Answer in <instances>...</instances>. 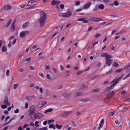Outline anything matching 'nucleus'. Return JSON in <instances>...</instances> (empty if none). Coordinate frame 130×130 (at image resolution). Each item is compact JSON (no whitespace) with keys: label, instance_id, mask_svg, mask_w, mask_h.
I'll list each match as a JSON object with an SVG mask.
<instances>
[{"label":"nucleus","instance_id":"nucleus-42","mask_svg":"<svg viewBox=\"0 0 130 130\" xmlns=\"http://www.w3.org/2000/svg\"><path fill=\"white\" fill-rule=\"evenodd\" d=\"M28 107V103L26 102L25 105V109L27 108Z\"/></svg>","mask_w":130,"mask_h":130},{"label":"nucleus","instance_id":"nucleus-54","mask_svg":"<svg viewBox=\"0 0 130 130\" xmlns=\"http://www.w3.org/2000/svg\"><path fill=\"white\" fill-rule=\"evenodd\" d=\"M99 90V89H93V92H98Z\"/></svg>","mask_w":130,"mask_h":130},{"label":"nucleus","instance_id":"nucleus-30","mask_svg":"<svg viewBox=\"0 0 130 130\" xmlns=\"http://www.w3.org/2000/svg\"><path fill=\"white\" fill-rule=\"evenodd\" d=\"M35 2V1L34 0H32L31 1H30L28 3V5H31V4L33 3L34 2Z\"/></svg>","mask_w":130,"mask_h":130},{"label":"nucleus","instance_id":"nucleus-58","mask_svg":"<svg viewBox=\"0 0 130 130\" xmlns=\"http://www.w3.org/2000/svg\"><path fill=\"white\" fill-rule=\"evenodd\" d=\"M18 86V84H15L13 85V88L14 89H15Z\"/></svg>","mask_w":130,"mask_h":130},{"label":"nucleus","instance_id":"nucleus-59","mask_svg":"<svg viewBox=\"0 0 130 130\" xmlns=\"http://www.w3.org/2000/svg\"><path fill=\"white\" fill-rule=\"evenodd\" d=\"M62 88V86L61 85H60L57 87V89L58 90L61 89Z\"/></svg>","mask_w":130,"mask_h":130},{"label":"nucleus","instance_id":"nucleus-31","mask_svg":"<svg viewBox=\"0 0 130 130\" xmlns=\"http://www.w3.org/2000/svg\"><path fill=\"white\" fill-rule=\"evenodd\" d=\"M25 98L27 100H28V101H30L31 99V95H28V96L26 97Z\"/></svg>","mask_w":130,"mask_h":130},{"label":"nucleus","instance_id":"nucleus-2","mask_svg":"<svg viewBox=\"0 0 130 130\" xmlns=\"http://www.w3.org/2000/svg\"><path fill=\"white\" fill-rule=\"evenodd\" d=\"M40 17L39 22L40 23V26L42 27L45 22L47 17L46 14L43 11H41L40 13Z\"/></svg>","mask_w":130,"mask_h":130},{"label":"nucleus","instance_id":"nucleus-14","mask_svg":"<svg viewBox=\"0 0 130 130\" xmlns=\"http://www.w3.org/2000/svg\"><path fill=\"white\" fill-rule=\"evenodd\" d=\"M12 7L11 6L8 5H6L2 8V10L3 11L5 10L10 9Z\"/></svg>","mask_w":130,"mask_h":130},{"label":"nucleus","instance_id":"nucleus-61","mask_svg":"<svg viewBox=\"0 0 130 130\" xmlns=\"http://www.w3.org/2000/svg\"><path fill=\"white\" fill-rule=\"evenodd\" d=\"M31 59L30 57H29L26 58L25 59V61H29Z\"/></svg>","mask_w":130,"mask_h":130},{"label":"nucleus","instance_id":"nucleus-60","mask_svg":"<svg viewBox=\"0 0 130 130\" xmlns=\"http://www.w3.org/2000/svg\"><path fill=\"white\" fill-rule=\"evenodd\" d=\"M9 70L8 69L6 71V75L7 76H8L9 75Z\"/></svg>","mask_w":130,"mask_h":130},{"label":"nucleus","instance_id":"nucleus-12","mask_svg":"<svg viewBox=\"0 0 130 130\" xmlns=\"http://www.w3.org/2000/svg\"><path fill=\"white\" fill-rule=\"evenodd\" d=\"M114 93V91H112L108 93L107 94V96L108 99H110L113 96Z\"/></svg>","mask_w":130,"mask_h":130},{"label":"nucleus","instance_id":"nucleus-37","mask_svg":"<svg viewBox=\"0 0 130 130\" xmlns=\"http://www.w3.org/2000/svg\"><path fill=\"white\" fill-rule=\"evenodd\" d=\"M54 122V120L53 119L48 120L47 121V123L48 124H50V123H53Z\"/></svg>","mask_w":130,"mask_h":130},{"label":"nucleus","instance_id":"nucleus-1","mask_svg":"<svg viewBox=\"0 0 130 130\" xmlns=\"http://www.w3.org/2000/svg\"><path fill=\"white\" fill-rule=\"evenodd\" d=\"M102 57H105L106 59V64L108 67H110L112 63L113 60L110 59L112 58V56L106 53H104L101 55Z\"/></svg>","mask_w":130,"mask_h":130},{"label":"nucleus","instance_id":"nucleus-56","mask_svg":"<svg viewBox=\"0 0 130 130\" xmlns=\"http://www.w3.org/2000/svg\"><path fill=\"white\" fill-rule=\"evenodd\" d=\"M26 3H25V4H24L20 5V6L21 7L23 8L24 7H25V6L26 5Z\"/></svg>","mask_w":130,"mask_h":130},{"label":"nucleus","instance_id":"nucleus-10","mask_svg":"<svg viewBox=\"0 0 130 130\" xmlns=\"http://www.w3.org/2000/svg\"><path fill=\"white\" fill-rule=\"evenodd\" d=\"M60 3V2L58 0H53L51 2V4L52 6H53L54 5H58Z\"/></svg>","mask_w":130,"mask_h":130},{"label":"nucleus","instance_id":"nucleus-19","mask_svg":"<svg viewBox=\"0 0 130 130\" xmlns=\"http://www.w3.org/2000/svg\"><path fill=\"white\" fill-rule=\"evenodd\" d=\"M98 7L99 9L102 10L104 8L105 6L103 4H101L98 6Z\"/></svg>","mask_w":130,"mask_h":130},{"label":"nucleus","instance_id":"nucleus-15","mask_svg":"<svg viewBox=\"0 0 130 130\" xmlns=\"http://www.w3.org/2000/svg\"><path fill=\"white\" fill-rule=\"evenodd\" d=\"M15 21L14 20V21L13 22V23L11 25V30L13 31L15 29V26H14V24H15Z\"/></svg>","mask_w":130,"mask_h":130},{"label":"nucleus","instance_id":"nucleus-17","mask_svg":"<svg viewBox=\"0 0 130 130\" xmlns=\"http://www.w3.org/2000/svg\"><path fill=\"white\" fill-rule=\"evenodd\" d=\"M78 21H81L83 22L84 23H87L88 22L87 20L85 19V18H82L78 19L77 20Z\"/></svg>","mask_w":130,"mask_h":130},{"label":"nucleus","instance_id":"nucleus-9","mask_svg":"<svg viewBox=\"0 0 130 130\" xmlns=\"http://www.w3.org/2000/svg\"><path fill=\"white\" fill-rule=\"evenodd\" d=\"M28 33V31H23L20 33V36L21 37H23Z\"/></svg>","mask_w":130,"mask_h":130},{"label":"nucleus","instance_id":"nucleus-47","mask_svg":"<svg viewBox=\"0 0 130 130\" xmlns=\"http://www.w3.org/2000/svg\"><path fill=\"white\" fill-rule=\"evenodd\" d=\"M47 129V128L46 127L41 128L38 129L37 130H46Z\"/></svg>","mask_w":130,"mask_h":130},{"label":"nucleus","instance_id":"nucleus-52","mask_svg":"<svg viewBox=\"0 0 130 130\" xmlns=\"http://www.w3.org/2000/svg\"><path fill=\"white\" fill-rule=\"evenodd\" d=\"M130 66V64H128L127 66L124 67V69H126L127 68H129Z\"/></svg>","mask_w":130,"mask_h":130},{"label":"nucleus","instance_id":"nucleus-39","mask_svg":"<svg viewBox=\"0 0 130 130\" xmlns=\"http://www.w3.org/2000/svg\"><path fill=\"white\" fill-rule=\"evenodd\" d=\"M47 78L48 79H51V77H50V75L49 74H47L46 75Z\"/></svg>","mask_w":130,"mask_h":130},{"label":"nucleus","instance_id":"nucleus-20","mask_svg":"<svg viewBox=\"0 0 130 130\" xmlns=\"http://www.w3.org/2000/svg\"><path fill=\"white\" fill-rule=\"evenodd\" d=\"M53 111V109L52 108H50L46 110L44 112V113H46L47 112H50Z\"/></svg>","mask_w":130,"mask_h":130},{"label":"nucleus","instance_id":"nucleus-3","mask_svg":"<svg viewBox=\"0 0 130 130\" xmlns=\"http://www.w3.org/2000/svg\"><path fill=\"white\" fill-rule=\"evenodd\" d=\"M72 15V12L69 9L65 13H60L59 15L61 17L68 18Z\"/></svg>","mask_w":130,"mask_h":130},{"label":"nucleus","instance_id":"nucleus-55","mask_svg":"<svg viewBox=\"0 0 130 130\" xmlns=\"http://www.w3.org/2000/svg\"><path fill=\"white\" fill-rule=\"evenodd\" d=\"M39 75L42 77H44V75L43 74L42 72H40L39 73Z\"/></svg>","mask_w":130,"mask_h":130},{"label":"nucleus","instance_id":"nucleus-22","mask_svg":"<svg viewBox=\"0 0 130 130\" xmlns=\"http://www.w3.org/2000/svg\"><path fill=\"white\" fill-rule=\"evenodd\" d=\"M62 95L65 98H67L70 96V94L67 93H64L62 94Z\"/></svg>","mask_w":130,"mask_h":130},{"label":"nucleus","instance_id":"nucleus-44","mask_svg":"<svg viewBox=\"0 0 130 130\" xmlns=\"http://www.w3.org/2000/svg\"><path fill=\"white\" fill-rule=\"evenodd\" d=\"M7 105H2L1 106V107L2 108H3V109H4L6 108L7 107Z\"/></svg>","mask_w":130,"mask_h":130},{"label":"nucleus","instance_id":"nucleus-26","mask_svg":"<svg viewBox=\"0 0 130 130\" xmlns=\"http://www.w3.org/2000/svg\"><path fill=\"white\" fill-rule=\"evenodd\" d=\"M55 126L57 128L60 129L62 127V126L61 125H59L57 124H56L55 125Z\"/></svg>","mask_w":130,"mask_h":130},{"label":"nucleus","instance_id":"nucleus-11","mask_svg":"<svg viewBox=\"0 0 130 130\" xmlns=\"http://www.w3.org/2000/svg\"><path fill=\"white\" fill-rule=\"evenodd\" d=\"M72 111H66L63 113H62L61 115L62 117H67L69 113L72 112Z\"/></svg>","mask_w":130,"mask_h":130},{"label":"nucleus","instance_id":"nucleus-49","mask_svg":"<svg viewBox=\"0 0 130 130\" xmlns=\"http://www.w3.org/2000/svg\"><path fill=\"white\" fill-rule=\"evenodd\" d=\"M80 3L79 1H78L76 2L75 3V5L76 6H78L79 5H80Z\"/></svg>","mask_w":130,"mask_h":130},{"label":"nucleus","instance_id":"nucleus-57","mask_svg":"<svg viewBox=\"0 0 130 130\" xmlns=\"http://www.w3.org/2000/svg\"><path fill=\"white\" fill-rule=\"evenodd\" d=\"M19 111V110L18 109H17L14 111V113H18Z\"/></svg>","mask_w":130,"mask_h":130},{"label":"nucleus","instance_id":"nucleus-7","mask_svg":"<svg viewBox=\"0 0 130 130\" xmlns=\"http://www.w3.org/2000/svg\"><path fill=\"white\" fill-rule=\"evenodd\" d=\"M34 116L35 117V119L41 118L44 117L43 115L39 113H37L34 114Z\"/></svg>","mask_w":130,"mask_h":130},{"label":"nucleus","instance_id":"nucleus-64","mask_svg":"<svg viewBox=\"0 0 130 130\" xmlns=\"http://www.w3.org/2000/svg\"><path fill=\"white\" fill-rule=\"evenodd\" d=\"M16 39H13V41H12V45H13L14 44H15V43L16 42Z\"/></svg>","mask_w":130,"mask_h":130},{"label":"nucleus","instance_id":"nucleus-33","mask_svg":"<svg viewBox=\"0 0 130 130\" xmlns=\"http://www.w3.org/2000/svg\"><path fill=\"white\" fill-rule=\"evenodd\" d=\"M101 35V34L99 33L96 34L94 36L95 38H98V37L100 36Z\"/></svg>","mask_w":130,"mask_h":130},{"label":"nucleus","instance_id":"nucleus-25","mask_svg":"<svg viewBox=\"0 0 130 130\" xmlns=\"http://www.w3.org/2000/svg\"><path fill=\"white\" fill-rule=\"evenodd\" d=\"M82 94L81 92H77L74 94V96H77L80 95H81Z\"/></svg>","mask_w":130,"mask_h":130},{"label":"nucleus","instance_id":"nucleus-8","mask_svg":"<svg viewBox=\"0 0 130 130\" xmlns=\"http://www.w3.org/2000/svg\"><path fill=\"white\" fill-rule=\"evenodd\" d=\"M46 102L44 101H41L38 104L36 105V106L38 108H40L45 104Z\"/></svg>","mask_w":130,"mask_h":130},{"label":"nucleus","instance_id":"nucleus-16","mask_svg":"<svg viewBox=\"0 0 130 130\" xmlns=\"http://www.w3.org/2000/svg\"><path fill=\"white\" fill-rule=\"evenodd\" d=\"M91 2H89L85 4L83 6V8L85 9L88 8L91 5Z\"/></svg>","mask_w":130,"mask_h":130},{"label":"nucleus","instance_id":"nucleus-35","mask_svg":"<svg viewBox=\"0 0 130 130\" xmlns=\"http://www.w3.org/2000/svg\"><path fill=\"white\" fill-rule=\"evenodd\" d=\"M118 65V64L116 62H115L113 63V66L115 67H117Z\"/></svg>","mask_w":130,"mask_h":130},{"label":"nucleus","instance_id":"nucleus-23","mask_svg":"<svg viewBox=\"0 0 130 130\" xmlns=\"http://www.w3.org/2000/svg\"><path fill=\"white\" fill-rule=\"evenodd\" d=\"M123 70V69L122 68L119 69L117 70L115 72V73L117 74L120 72H121Z\"/></svg>","mask_w":130,"mask_h":130},{"label":"nucleus","instance_id":"nucleus-41","mask_svg":"<svg viewBox=\"0 0 130 130\" xmlns=\"http://www.w3.org/2000/svg\"><path fill=\"white\" fill-rule=\"evenodd\" d=\"M10 118V116H7L6 117L5 119V122H6V121H7V120L9 119Z\"/></svg>","mask_w":130,"mask_h":130},{"label":"nucleus","instance_id":"nucleus-5","mask_svg":"<svg viewBox=\"0 0 130 130\" xmlns=\"http://www.w3.org/2000/svg\"><path fill=\"white\" fill-rule=\"evenodd\" d=\"M3 105H6L8 106L10 105V103L8 101V98L7 95L5 96L4 100Z\"/></svg>","mask_w":130,"mask_h":130},{"label":"nucleus","instance_id":"nucleus-4","mask_svg":"<svg viewBox=\"0 0 130 130\" xmlns=\"http://www.w3.org/2000/svg\"><path fill=\"white\" fill-rule=\"evenodd\" d=\"M89 20L93 22H97L103 20L102 19L95 17H91L89 19Z\"/></svg>","mask_w":130,"mask_h":130},{"label":"nucleus","instance_id":"nucleus-6","mask_svg":"<svg viewBox=\"0 0 130 130\" xmlns=\"http://www.w3.org/2000/svg\"><path fill=\"white\" fill-rule=\"evenodd\" d=\"M36 112V110L33 105H31L30 108L29 110V115L31 116Z\"/></svg>","mask_w":130,"mask_h":130},{"label":"nucleus","instance_id":"nucleus-34","mask_svg":"<svg viewBox=\"0 0 130 130\" xmlns=\"http://www.w3.org/2000/svg\"><path fill=\"white\" fill-rule=\"evenodd\" d=\"M7 50V48L5 46H4L2 48V52H6V51Z\"/></svg>","mask_w":130,"mask_h":130},{"label":"nucleus","instance_id":"nucleus-18","mask_svg":"<svg viewBox=\"0 0 130 130\" xmlns=\"http://www.w3.org/2000/svg\"><path fill=\"white\" fill-rule=\"evenodd\" d=\"M122 77V76L120 77L119 78H117L116 79L113 80L112 82L111 83H112L113 82V83L115 84H116L119 81L120 79Z\"/></svg>","mask_w":130,"mask_h":130},{"label":"nucleus","instance_id":"nucleus-48","mask_svg":"<svg viewBox=\"0 0 130 130\" xmlns=\"http://www.w3.org/2000/svg\"><path fill=\"white\" fill-rule=\"evenodd\" d=\"M115 112L114 111L111 112L109 113L110 115L111 116H112L115 113Z\"/></svg>","mask_w":130,"mask_h":130},{"label":"nucleus","instance_id":"nucleus-32","mask_svg":"<svg viewBox=\"0 0 130 130\" xmlns=\"http://www.w3.org/2000/svg\"><path fill=\"white\" fill-rule=\"evenodd\" d=\"M113 5L116 6H118L119 5V3L117 1H115L113 3Z\"/></svg>","mask_w":130,"mask_h":130},{"label":"nucleus","instance_id":"nucleus-13","mask_svg":"<svg viewBox=\"0 0 130 130\" xmlns=\"http://www.w3.org/2000/svg\"><path fill=\"white\" fill-rule=\"evenodd\" d=\"M104 123V120L102 119L100 123L99 124V127H98V130H99V129L101 128L103 126Z\"/></svg>","mask_w":130,"mask_h":130},{"label":"nucleus","instance_id":"nucleus-46","mask_svg":"<svg viewBox=\"0 0 130 130\" xmlns=\"http://www.w3.org/2000/svg\"><path fill=\"white\" fill-rule=\"evenodd\" d=\"M60 70L62 71H64V68L63 66L62 65L60 66Z\"/></svg>","mask_w":130,"mask_h":130},{"label":"nucleus","instance_id":"nucleus-21","mask_svg":"<svg viewBox=\"0 0 130 130\" xmlns=\"http://www.w3.org/2000/svg\"><path fill=\"white\" fill-rule=\"evenodd\" d=\"M29 22H26L25 24H24L22 26V27L23 28H26L27 27L29 24Z\"/></svg>","mask_w":130,"mask_h":130},{"label":"nucleus","instance_id":"nucleus-40","mask_svg":"<svg viewBox=\"0 0 130 130\" xmlns=\"http://www.w3.org/2000/svg\"><path fill=\"white\" fill-rule=\"evenodd\" d=\"M39 122L36 121L35 122V124H34V125L36 127H38L39 126V125L38 124L39 123Z\"/></svg>","mask_w":130,"mask_h":130},{"label":"nucleus","instance_id":"nucleus-28","mask_svg":"<svg viewBox=\"0 0 130 130\" xmlns=\"http://www.w3.org/2000/svg\"><path fill=\"white\" fill-rule=\"evenodd\" d=\"M88 87L87 86H85L84 85H81L80 88V89H82L84 88H87Z\"/></svg>","mask_w":130,"mask_h":130},{"label":"nucleus","instance_id":"nucleus-29","mask_svg":"<svg viewBox=\"0 0 130 130\" xmlns=\"http://www.w3.org/2000/svg\"><path fill=\"white\" fill-rule=\"evenodd\" d=\"M14 119V118H12L10 119L8 122H6L5 123V124H9L11 121L13 120Z\"/></svg>","mask_w":130,"mask_h":130},{"label":"nucleus","instance_id":"nucleus-51","mask_svg":"<svg viewBox=\"0 0 130 130\" xmlns=\"http://www.w3.org/2000/svg\"><path fill=\"white\" fill-rule=\"evenodd\" d=\"M29 125L30 126H34V124L32 122H31L30 123Z\"/></svg>","mask_w":130,"mask_h":130},{"label":"nucleus","instance_id":"nucleus-36","mask_svg":"<svg viewBox=\"0 0 130 130\" xmlns=\"http://www.w3.org/2000/svg\"><path fill=\"white\" fill-rule=\"evenodd\" d=\"M11 20H9L7 22V23L6 25V27H7L9 26L11 23Z\"/></svg>","mask_w":130,"mask_h":130},{"label":"nucleus","instance_id":"nucleus-62","mask_svg":"<svg viewBox=\"0 0 130 130\" xmlns=\"http://www.w3.org/2000/svg\"><path fill=\"white\" fill-rule=\"evenodd\" d=\"M105 3H108L110 1V0H102Z\"/></svg>","mask_w":130,"mask_h":130},{"label":"nucleus","instance_id":"nucleus-53","mask_svg":"<svg viewBox=\"0 0 130 130\" xmlns=\"http://www.w3.org/2000/svg\"><path fill=\"white\" fill-rule=\"evenodd\" d=\"M124 101L125 102H130V98H128L126 99H125L124 100Z\"/></svg>","mask_w":130,"mask_h":130},{"label":"nucleus","instance_id":"nucleus-63","mask_svg":"<svg viewBox=\"0 0 130 130\" xmlns=\"http://www.w3.org/2000/svg\"><path fill=\"white\" fill-rule=\"evenodd\" d=\"M44 56H42L40 57L39 58V60H41L43 59H44Z\"/></svg>","mask_w":130,"mask_h":130},{"label":"nucleus","instance_id":"nucleus-43","mask_svg":"<svg viewBox=\"0 0 130 130\" xmlns=\"http://www.w3.org/2000/svg\"><path fill=\"white\" fill-rule=\"evenodd\" d=\"M39 91H40V92L41 93H43V89L42 87L40 88L39 89Z\"/></svg>","mask_w":130,"mask_h":130},{"label":"nucleus","instance_id":"nucleus-50","mask_svg":"<svg viewBox=\"0 0 130 130\" xmlns=\"http://www.w3.org/2000/svg\"><path fill=\"white\" fill-rule=\"evenodd\" d=\"M60 7L61 9H63L64 8V5L63 4H60Z\"/></svg>","mask_w":130,"mask_h":130},{"label":"nucleus","instance_id":"nucleus-38","mask_svg":"<svg viewBox=\"0 0 130 130\" xmlns=\"http://www.w3.org/2000/svg\"><path fill=\"white\" fill-rule=\"evenodd\" d=\"M53 71L55 73H58V70L56 68H53L52 69Z\"/></svg>","mask_w":130,"mask_h":130},{"label":"nucleus","instance_id":"nucleus-27","mask_svg":"<svg viewBox=\"0 0 130 130\" xmlns=\"http://www.w3.org/2000/svg\"><path fill=\"white\" fill-rule=\"evenodd\" d=\"M115 84L113 83V84L111 85L110 86L107 88V90H110L111 89L113 88L114 86L115 85Z\"/></svg>","mask_w":130,"mask_h":130},{"label":"nucleus","instance_id":"nucleus-24","mask_svg":"<svg viewBox=\"0 0 130 130\" xmlns=\"http://www.w3.org/2000/svg\"><path fill=\"white\" fill-rule=\"evenodd\" d=\"M49 127L50 128H53L54 129H55V126L53 124H50L49 125Z\"/></svg>","mask_w":130,"mask_h":130},{"label":"nucleus","instance_id":"nucleus-45","mask_svg":"<svg viewBox=\"0 0 130 130\" xmlns=\"http://www.w3.org/2000/svg\"><path fill=\"white\" fill-rule=\"evenodd\" d=\"M128 109V108L126 107H124L123 108V109L122 110V111L123 112H125L127 111Z\"/></svg>","mask_w":130,"mask_h":130}]
</instances>
